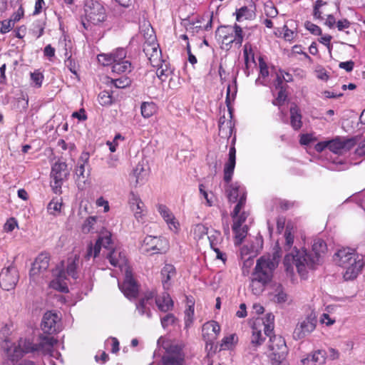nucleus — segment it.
Wrapping results in <instances>:
<instances>
[{"label":"nucleus","mask_w":365,"mask_h":365,"mask_svg":"<svg viewBox=\"0 0 365 365\" xmlns=\"http://www.w3.org/2000/svg\"><path fill=\"white\" fill-rule=\"evenodd\" d=\"M327 250V245L324 240L318 238L314 241L312 252H307L305 249L298 250L294 247V252L287 254L284 259V266L287 269L294 264L296 266L298 273L304 277L307 274V267L314 269L319 264L322 255Z\"/></svg>","instance_id":"f257e3e1"},{"label":"nucleus","mask_w":365,"mask_h":365,"mask_svg":"<svg viewBox=\"0 0 365 365\" xmlns=\"http://www.w3.org/2000/svg\"><path fill=\"white\" fill-rule=\"evenodd\" d=\"M279 257V252H275L272 258L270 256H262L257 260L250 285L255 295L261 294L266 285L271 282Z\"/></svg>","instance_id":"f03ea898"},{"label":"nucleus","mask_w":365,"mask_h":365,"mask_svg":"<svg viewBox=\"0 0 365 365\" xmlns=\"http://www.w3.org/2000/svg\"><path fill=\"white\" fill-rule=\"evenodd\" d=\"M110 232L100 235L96 240L95 245L92 242L88 245L86 253L84 256L86 260H89L91 257L97 258L101 252V248L103 247L108 250L106 255V258L108 259L110 264L113 267H121L127 262L125 255L119 249L113 247V240Z\"/></svg>","instance_id":"7ed1b4c3"},{"label":"nucleus","mask_w":365,"mask_h":365,"mask_svg":"<svg viewBox=\"0 0 365 365\" xmlns=\"http://www.w3.org/2000/svg\"><path fill=\"white\" fill-rule=\"evenodd\" d=\"M333 260L339 267L345 269L344 278L345 280H353L361 271L364 263L354 250L349 247L339 250L333 256Z\"/></svg>","instance_id":"20e7f679"},{"label":"nucleus","mask_w":365,"mask_h":365,"mask_svg":"<svg viewBox=\"0 0 365 365\" xmlns=\"http://www.w3.org/2000/svg\"><path fill=\"white\" fill-rule=\"evenodd\" d=\"M355 145L356 140L354 138H344L337 136L329 140L317 143L314 145V150L320 153L325 149H328L334 154L341 155L350 150Z\"/></svg>","instance_id":"39448f33"},{"label":"nucleus","mask_w":365,"mask_h":365,"mask_svg":"<svg viewBox=\"0 0 365 365\" xmlns=\"http://www.w3.org/2000/svg\"><path fill=\"white\" fill-rule=\"evenodd\" d=\"M215 34L222 39V43H225L228 48H230L233 43L240 46L243 41L242 29L237 24H235L234 26H220Z\"/></svg>","instance_id":"423d86ee"},{"label":"nucleus","mask_w":365,"mask_h":365,"mask_svg":"<svg viewBox=\"0 0 365 365\" xmlns=\"http://www.w3.org/2000/svg\"><path fill=\"white\" fill-rule=\"evenodd\" d=\"M83 8L87 21L93 25H98L106 21L107 15L101 1L85 0Z\"/></svg>","instance_id":"0eeeda50"},{"label":"nucleus","mask_w":365,"mask_h":365,"mask_svg":"<svg viewBox=\"0 0 365 365\" xmlns=\"http://www.w3.org/2000/svg\"><path fill=\"white\" fill-rule=\"evenodd\" d=\"M40 349V345H34V344L26 339L21 338L17 344H14L7 349L8 359L14 364L21 359L24 354L34 353Z\"/></svg>","instance_id":"6e6552de"},{"label":"nucleus","mask_w":365,"mask_h":365,"mask_svg":"<svg viewBox=\"0 0 365 365\" xmlns=\"http://www.w3.org/2000/svg\"><path fill=\"white\" fill-rule=\"evenodd\" d=\"M69 174L68 165L65 162L58 161L53 165L51 172L52 179L51 186L56 194L61 192L63 182L68 179Z\"/></svg>","instance_id":"1a4fd4ad"},{"label":"nucleus","mask_w":365,"mask_h":365,"mask_svg":"<svg viewBox=\"0 0 365 365\" xmlns=\"http://www.w3.org/2000/svg\"><path fill=\"white\" fill-rule=\"evenodd\" d=\"M160 365H186L182 346L178 344L168 346L162 356Z\"/></svg>","instance_id":"9d476101"},{"label":"nucleus","mask_w":365,"mask_h":365,"mask_svg":"<svg viewBox=\"0 0 365 365\" xmlns=\"http://www.w3.org/2000/svg\"><path fill=\"white\" fill-rule=\"evenodd\" d=\"M268 346L270 351L269 357L271 361L286 359L288 349L283 337L276 335H274L273 337H270Z\"/></svg>","instance_id":"9b49d317"},{"label":"nucleus","mask_w":365,"mask_h":365,"mask_svg":"<svg viewBox=\"0 0 365 365\" xmlns=\"http://www.w3.org/2000/svg\"><path fill=\"white\" fill-rule=\"evenodd\" d=\"M19 279L17 268L13 264L2 269L0 273V286L6 291L14 289Z\"/></svg>","instance_id":"f8f14e48"},{"label":"nucleus","mask_w":365,"mask_h":365,"mask_svg":"<svg viewBox=\"0 0 365 365\" xmlns=\"http://www.w3.org/2000/svg\"><path fill=\"white\" fill-rule=\"evenodd\" d=\"M317 322V317L313 313L299 321L293 332L294 339L300 340L305 338L315 329Z\"/></svg>","instance_id":"ddd939ff"},{"label":"nucleus","mask_w":365,"mask_h":365,"mask_svg":"<svg viewBox=\"0 0 365 365\" xmlns=\"http://www.w3.org/2000/svg\"><path fill=\"white\" fill-rule=\"evenodd\" d=\"M168 248V243L165 238L161 237L146 236L143 242L142 250L143 252L152 251L153 254L165 252Z\"/></svg>","instance_id":"4468645a"},{"label":"nucleus","mask_w":365,"mask_h":365,"mask_svg":"<svg viewBox=\"0 0 365 365\" xmlns=\"http://www.w3.org/2000/svg\"><path fill=\"white\" fill-rule=\"evenodd\" d=\"M41 329L44 333L48 334L60 331L61 323L58 314L51 311L46 312L43 316Z\"/></svg>","instance_id":"2eb2a0df"},{"label":"nucleus","mask_w":365,"mask_h":365,"mask_svg":"<svg viewBox=\"0 0 365 365\" xmlns=\"http://www.w3.org/2000/svg\"><path fill=\"white\" fill-rule=\"evenodd\" d=\"M118 287L125 297L129 299H135L138 294V286L133 277L131 270L127 269L123 283L118 282Z\"/></svg>","instance_id":"dca6fc26"},{"label":"nucleus","mask_w":365,"mask_h":365,"mask_svg":"<svg viewBox=\"0 0 365 365\" xmlns=\"http://www.w3.org/2000/svg\"><path fill=\"white\" fill-rule=\"evenodd\" d=\"M202 337L206 342V347L209 344H212V340L215 339L220 332V327L215 321L205 323L202 328Z\"/></svg>","instance_id":"f3484780"},{"label":"nucleus","mask_w":365,"mask_h":365,"mask_svg":"<svg viewBox=\"0 0 365 365\" xmlns=\"http://www.w3.org/2000/svg\"><path fill=\"white\" fill-rule=\"evenodd\" d=\"M246 216L245 213H242L239 219L234 221L232 225V230L235 234V245L237 246L240 245L248 232V227L247 225L242 227V224L245 221Z\"/></svg>","instance_id":"a211bd4d"},{"label":"nucleus","mask_w":365,"mask_h":365,"mask_svg":"<svg viewBox=\"0 0 365 365\" xmlns=\"http://www.w3.org/2000/svg\"><path fill=\"white\" fill-rule=\"evenodd\" d=\"M235 138L232 140V144H235ZM236 164V149L235 145H232L230 148L229 150V158L227 162L225 165L224 168V180L226 183L231 182L234 170Z\"/></svg>","instance_id":"6ab92c4d"},{"label":"nucleus","mask_w":365,"mask_h":365,"mask_svg":"<svg viewBox=\"0 0 365 365\" xmlns=\"http://www.w3.org/2000/svg\"><path fill=\"white\" fill-rule=\"evenodd\" d=\"M225 193L229 202L232 203L237 202L240 195H243L244 193L247 194L245 187L238 182H228L225 187Z\"/></svg>","instance_id":"aec40b11"},{"label":"nucleus","mask_w":365,"mask_h":365,"mask_svg":"<svg viewBox=\"0 0 365 365\" xmlns=\"http://www.w3.org/2000/svg\"><path fill=\"white\" fill-rule=\"evenodd\" d=\"M49 266V256L47 253H41L36 258L30 269V275L34 276L46 271Z\"/></svg>","instance_id":"412c9836"},{"label":"nucleus","mask_w":365,"mask_h":365,"mask_svg":"<svg viewBox=\"0 0 365 365\" xmlns=\"http://www.w3.org/2000/svg\"><path fill=\"white\" fill-rule=\"evenodd\" d=\"M155 304L158 310L164 313L172 311L174 307V302L166 291L155 297Z\"/></svg>","instance_id":"4be33fe9"},{"label":"nucleus","mask_w":365,"mask_h":365,"mask_svg":"<svg viewBox=\"0 0 365 365\" xmlns=\"http://www.w3.org/2000/svg\"><path fill=\"white\" fill-rule=\"evenodd\" d=\"M148 175V169L145 168L143 163H138L130 175L131 182L137 186L144 184Z\"/></svg>","instance_id":"5701e85b"},{"label":"nucleus","mask_w":365,"mask_h":365,"mask_svg":"<svg viewBox=\"0 0 365 365\" xmlns=\"http://www.w3.org/2000/svg\"><path fill=\"white\" fill-rule=\"evenodd\" d=\"M129 204L130 208L135 213L136 219L139 220L142 217L144 203L142 202L139 196L133 192H130L129 197Z\"/></svg>","instance_id":"b1692460"},{"label":"nucleus","mask_w":365,"mask_h":365,"mask_svg":"<svg viewBox=\"0 0 365 365\" xmlns=\"http://www.w3.org/2000/svg\"><path fill=\"white\" fill-rule=\"evenodd\" d=\"M158 210L171 230L173 229L172 227L176 230L178 229L179 224L175 220L174 215L167 206L165 205H159L158 207Z\"/></svg>","instance_id":"393cba45"},{"label":"nucleus","mask_w":365,"mask_h":365,"mask_svg":"<svg viewBox=\"0 0 365 365\" xmlns=\"http://www.w3.org/2000/svg\"><path fill=\"white\" fill-rule=\"evenodd\" d=\"M327 352L324 350L315 351L310 356L302 360L304 365H322L325 363Z\"/></svg>","instance_id":"a878e982"},{"label":"nucleus","mask_w":365,"mask_h":365,"mask_svg":"<svg viewBox=\"0 0 365 365\" xmlns=\"http://www.w3.org/2000/svg\"><path fill=\"white\" fill-rule=\"evenodd\" d=\"M175 274V268L172 264H165L161 270L162 283L164 289H169L171 283L170 279Z\"/></svg>","instance_id":"bb28decb"},{"label":"nucleus","mask_w":365,"mask_h":365,"mask_svg":"<svg viewBox=\"0 0 365 365\" xmlns=\"http://www.w3.org/2000/svg\"><path fill=\"white\" fill-rule=\"evenodd\" d=\"M237 92V78L236 77L233 80V86L228 85L226 92L225 103L227 107L230 118H232L233 108L231 106V98L232 101L235 100Z\"/></svg>","instance_id":"cd10ccee"},{"label":"nucleus","mask_w":365,"mask_h":365,"mask_svg":"<svg viewBox=\"0 0 365 365\" xmlns=\"http://www.w3.org/2000/svg\"><path fill=\"white\" fill-rule=\"evenodd\" d=\"M290 124L295 130H299L302 126L300 110L296 105L290 108Z\"/></svg>","instance_id":"c85d7f7f"},{"label":"nucleus","mask_w":365,"mask_h":365,"mask_svg":"<svg viewBox=\"0 0 365 365\" xmlns=\"http://www.w3.org/2000/svg\"><path fill=\"white\" fill-rule=\"evenodd\" d=\"M236 20L237 21H242L243 20H251L256 16L255 9L249 8L247 6H242L240 9H236Z\"/></svg>","instance_id":"c756f323"},{"label":"nucleus","mask_w":365,"mask_h":365,"mask_svg":"<svg viewBox=\"0 0 365 365\" xmlns=\"http://www.w3.org/2000/svg\"><path fill=\"white\" fill-rule=\"evenodd\" d=\"M28 107L29 97L21 92L19 97L15 98L13 102V108L22 113L26 111Z\"/></svg>","instance_id":"7c9ffc66"},{"label":"nucleus","mask_w":365,"mask_h":365,"mask_svg":"<svg viewBox=\"0 0 365 365\" xmlns=\"http://www.w3.org/2000/svg\"><path fill=\"white\" fill-rule=\"evenodd\" d=\"M133 66L130 61H123L119 63H115L112 66V71L118 74L126 75L132 71Z\"/></svg>","instance_id":"2f4dec72"},{"label":"nucleus","mask_w":365,"mask_h":365,"mask_svg":"<svg viewBox=\"0 0 365 365\" xmlns=\"http://www.w3.org/2000/svg\"><path fill=\"white\" fill-rule=\"evenodd\" d=\"M265 337L263 336L261 330H258L257 328H252V334L251 336V344L254 349H256L259 346L262 345L265 340Z\"/></svg>","instance_id":"473e14b6"},{"label":"nucleus","mask_w":365,"mask_h":365,"mask_svg":"<svg viewBox=\"0 0 365 365\" xmlns=\"http://www.w3.org/2000/svg\"><path fill=\"white\" fill-rule=\"evenodd\" d=\"M194 313L195 307L194 304L192 302L191 304L188 305V307L184 312V321L185 329H188L192 325L194 321Z\"/></svg>","instance_id":"72a5a7b5"},{"label":"nucleus","mask_w":365,"mask_h":365,"mask_svg":"<svg viewBox=\"0 0 365 365\" xmlns=\"http://www.w3.org/2000/svg\"><path fill=\"white\" fill-rule=\"evenodd\" d=\"M132 80L126 75H123L119 78H112L111 83L117 88H125L131 85Z\"/></svg>","instance_id":"f704fd0d"},{"label":"nucleus","mask_w":365,"mask_h":365,"mask_svg":"<svg viewBox=\"0 0 365 365\" xmlns=\"http://www.w3.org/2000/svg\"><path fill=\"white\" fill-rule=\"evenodd\" d=\"M141 114L145 118L151 117L156 111L155 104L153 102H143L140 106Z\"/></svg>","instance_id":"c9c22d12"},{"label":"nucleus","mask_w":365,"mask_h":365,"mask_svg":"<svg viewBox=\"0 0 365 365\" xmlns=\"http://www.w3.org/2000/svg\"><path fill=\"white\" fill-rule=\"evenodd\" d=\"M288 295L284 292L282 284H279L275 289L273 300L277 304H284L287 301Z\"/></svg>","instance_id":"e433bc0d"},{"label":"nucleus","mask_w":365,"mask_h":365,"mask_svg":"<svg viewBox=\"0 0 365 365\" xmlns=\"http://www.w3.org/2000/svg\"><path fill=\"white\" fill-rule=\"evenodd\" d=\"M46 23L43 20L38 19L32 24V34L37 38H40L44 33Z\"/></svg>","instance_id":"4c0bfd02"},{"label":"nucleus","mask_w":365,"mask_h":365,"mask_svg":"<svg viewBox=\"0 0 365 365\" xmlns=\"http://www.w3.org/2000/svg\"><path fill=\"white\" fill-rule=\"evenodd\" d=\"M150 306L151 305H149L148 303H145L143 301L139 300V302L136 304V309L138 310L140 315H145L148 319H150L153 316L152 312L150 309Z\"/></svg>","instance_id":"58836bf2"},{"label":"nucleus","mask_w":365,"mask_h":365,"mask_svg":"<svg viewBox=\"0 0 365 365\" xmlns=\"http://www.w3.org/2000/svg\"><path fill=\"white\" fill-rule=\"evenodd\" d=\"M178 322V318L172 313H168L165 316L160 317V324L164 329H168L170 326L175 324Z\"/></svg>","instance_id":"ea45409f"},{"label":"nucleus","mask_w":365,"mask_h":365,"mask_svg":"<svg viewBox=\"0 0 365 365\" xmlns=\"http://www.w3.org/2000/svg\"><path fill=\"white\" fill-rule=\"evenodd\" d=\"M113 97L108 91H103L98 95L99 103L103 106H108L113 104Z\"/></svg>","instance_id":"a19ab883"},{"label":"nucleus","mask_w":365,"mask_h":365,"mask_svg":"<svg viewBox=\"0 0 365 365\" xmlns=\"http://www.w3.org/2000/svg\"><path fill=\"white\" fill-rule=\"evenodd\" d=\"M243 55L245 58V65L246 67H247V64H249L250 58H251L253 63H255V54L250 43H246L244 45Z\"/></svg>","instance_id":"79ce46f5"},{"label":"nucleus","mask_w":365,"mask_h":365,"mask_svg":"<svg viewBox=\"0 0 365 365\" xmlns=\"http://www.w3.org/2000/svg\"><path fill=\"white\" fill-rule=\"evenodd\" d=\"M43 79L44 76L39 70H35L31 73V80L34 87H41Z\"/></svg>","instance_id":"37998d69"},{"label":"nucleus","mask_w":365,"mask_h":365,"mask_svg":"<svg viewBox=\"0 0 365 365\" xmlns=\"http://www.w3.org/2000/svg\"><path fill=\"white\" fill-rule=\"evenodd\" d=\"M263 243H264L263 237L259 233L255 237V240L251 244V246H250L251 252H254V253L259 252L263 248Z\"/></svg>","instance_id":"c03bdc74"},{"label":"nucleus","mask_w":365,"mask_h":365,"mask_svg":"<svg viewBox=\"0 0 365 365\" xmlns=\"http://www.w3.org/2000/svg\"><path fill=\"white\" fill-rule=\"evenodd\" d=\"M97 217L90 216L84 221L82 225V231L84 233H88L94 230V225L96 223Z\"/></svg>","instance_id":"a18cd8bd"},{"label":"nucleus","mask_w":365,"mask_h":365,"mask_svg":"<svg viewBox=\"0 0 365 365\" xmlns=\"http://www.w3.org/2000/svg\"><path fill=\"white\" fill-rule=\"evenodd\" d=\"M62 202L58 200L53 199L48 205L47 210L50 215H56L57 213L61 212Z\"/></svg>","instance_id":"49530a36"},{"label":"nucleus","mask_w":365,"mask_h":365,"mask_svg":"<svg viewBox=\"0 0 365 365\" xmlns=\"http://www.w3.org/2000/svg\"><path fill=\"white\" fill-rule=\"evenodd\" d=\"M208 240L212 250L218 247L217 246L221 241V233L219 231L213 230L212 233L208 235Z\"/></svg>","instance_id":"de8ad7c7"},{"label":"nucleus","mask_w":365,"mask_h":365,"mask_svg":"<svg viewBox=\"0 0 365 365\" xmlns=\"http://www.w3.org/2000/svg\"><path fill=\"white\" fill-rule=\"evenodd\" d=\"M278 93L275 99L272 101V104L277 106H282L287 99L286 88L277 89Z\"/></svg>","instance_id":"09e8293b"},{"label":"nucleus","mask_w":365,"mask_h":365,"mask_svg":"<svg viewBox=\"0 0 365 365\" xmlns=\"http://www.w3.org/2000/svg\"><path fill=\"white\" fill-rule=\"evenodd\" d=\"M112 56L114 58V63H119L123 61H126L127 51L123 48H118L115 51L111 53Z\"/></svg>","instance_id":"8fccbe9b"},{"label":"nucleus","mask_w":365,"mask_h":365,"mask_svg":"<svg viewBox=\"0 0 365 365\" xmlns=\"http://www.w3.org/2000/svg\"><path fill=\"white\" fill-rule=\"evenodd\" d=\"M97 58L98 62L104 66L114 64V58L111 53H101Z\"/></svg>","instance_id":"3c124183"},{"label":"nucleus","mask_w":365,"mask_h":365,"mask_svg":"<svg viewBox=\"0 0 365 365\" xmlns=\"http://www.w3.org/2000/svg\"><path fill=\"white\" fill-rule=\"evenodd\" d=\"M57 343V339L51 336H44L42 338L41 342L39 344H34V345H40V349L38 351H42L44 346H48V348H51L54 344Z\"/></svg>","instance_id":"603ef678"},{"label":"nucleus","mask_w":365,"mask_h":365,"mask_svg":"<svg viewBox=\"0 0 365 365\" xmlns=\"http://www.w3.org/2000/svg\"><path fill=\"white\" fill-rule=\"evenodd\" d=\"M236 338L235 334H230L225 336L222 339L220 349H229L234 344Z\"/></svg>","instance_id":"864d4df0"},{"label":"nucleus","mask_w":365,"mask_h":365,"mask_svg":"<svg viewBox=\"0 0 365 365\" xmlns=\"http://www.w3.org/2000/svg\"><path fill=\"white\" fill-rule=\"evenodd\" d=\"M51 287L53 289H55L63 293L68 292V288L66 284L63 282H61L58 278L53 279L51 282Z\"/></svg>","instance_id":"5fc2aeb1"},{"label":"nucleus","mask_w":365,"mask_h":365,"mask_svg":"<svg viewBox=\"0 0 365 365\" xmlns=\"http://www.w3.org/2000/svg\"><path fill=\"white\" fill-rule=\"evenodd\" d=\"M65 56L66 57L65 65L72 73L77 75L76 63L75 60L72 58L71 55H68L67 50H66Z\"/></svg>","instance_id":"6e6d98bb"},{"label":"nucleus","mask_w":365,"mask_h":365,"mask_svg":"<svg viewBox=\"0 0 365 365\" xmlns=\"http://www.w3.org/2000/svg\"><path fill=\"white\" fill-rule=\"evenodd\" d=\"M237 203L235 205L234 210H233V214H232L233 217L238 216L242 208L244 207L245 202H246V193H244L243 195H240L239 200H237Z\"/></svg>","instance_id":"4d7b16f0"},{"label":"nucleus","mask_w":365,"mask_h":365,"mask_svg":"<svg viewBox=\"0 0 365 365\" xmlns=\"http://www.w3.org/2000/svg\"><path fill=\"white\" fill-rule=\"evenodd\" d=\"M284 237H285V245H284V250L286 251L289 250L294 243V235L291 232L290 230H288V227H287L285 232H284Z\"/></svg>","instance_id":"13d9d810"},{"label":"nucleus","mask_w":365,"mask_h":365,"mask_svg":"<svg viewBox=\"0 0 365 365\" xmlns=\"http://www.w3.org/2000/svg\"><path fill=\"white\" fill-rule=\"evenodd\" d=\"M89 159H90V153L87 151H83L81 153V154L78 158V163H83V164L87 165V169H88L87 175L88 176L90 175V172H91V165H89Z\"/></svg>","instance_id":"bf43d9fd"},{"label":"nucleus","mask_w":365,"mask_h":365,"mask_svg":"<svg viewBox=\"0 0 365 365\" xmlns=\"http://www.w3.org/2000/svg\"><path fill=\"white\" fill-rule=\"evenodd\" d=\"M14 26V24L12 22V20L11 19H6L1 21H0V33H8Z\"/></svg>","instance_id":"052dcab7"},{"label":"nucleus","mask_w":365,"mask_h":365,"mask_svg":"<svg viewBox=\"0 0 365 365\" xmlns=\"http://www.w3.org/2000/svg\"><path fill=\"white\" fill-rule=\"evenodd\" d=\"M304 26H305V28L309 31H310L311 34H312L314 35H317V36L322 35V29L319 26L312 23L310 21H306L304 24Z\"/></svg>","instance_id":"680f3d73"},{"label":"nucleus","mask_w":365,"mask_h":365,"mask_svg":"<svg viewBox=\"0 0 365 365\" xmlns=\"http://www.w3.org/2000/svg\"><path fill=\"white\" fill-rule=\"evenodd\" d=\"M264 14L269 18H274L277 16L278 11L272 4H266L264 6Z\"/></svg>","instance_id":"e2e57ef3"},{"label":"nucleus","mask_w":365,"mask_h":365,"mask_svg":"<svg viewBox=\"0 0 365 365\" xmlns=\"http://www.w3.org/2000/svg\"><path fill=\"white\" fill-rule=\"evenodd\" d=\"M259 77H262L263 78L267 77L269 76L268 67H267V63L263 61L262 58H259Z\"/></svg>","instance_id":"0e129e2a"},{"label":"nucleus","mask_w":365,"mask_h":365,"mask_svg":"<svg viewBox=\"0 0 365 365\" xmlns=\"http://www.w3.org/2000/svg\"><path fill=\"white\" fill-rule=\"evenodd\" d=\"M86 168H87L86 164L78 163L77 166L76 168V175L78 176V178H82L83 179H85L88 177L87 175H85Z\"/></svg>","instance_id":"69168bd1"},{"label":"nucleus","mask_w":365,"mask_h":365,"mask_svg":"<svg viewBox=\"0 0 365 365\" xmlns=\"http://www.w3.org/2000/svg\"><path fill=\"white\" fill-rule=\"evenodd\" d=\"M67 274L72 277L73 279H76L78 277L77 273V265L75 262H72L68 264L66 268Z\"/></svg>","instance_id":"338daca9"},{"label":"nucleus","mask_w":365,"mask_h":365,"mask_svg":"<svg viewBox=\"0 0 365 365\" xmlns=\"http://www.w3.org/2000/svg\"><path fill=\"white\" fill-rule=\"evenodd\" d=\"M351 24V22L347 19H342L336 21V27L339 31L349 29Z\"/></svg>","instance_id":"774afa93"}]
</instances>
